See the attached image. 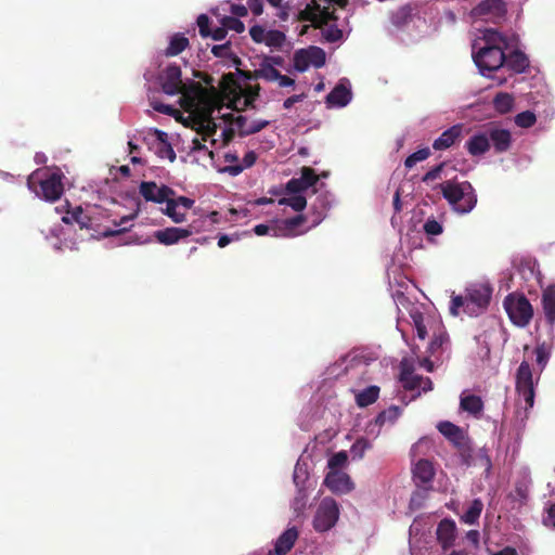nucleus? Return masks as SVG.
<instances>
[{"label": "nucleus", "mask_w": 555, "mask_h": 555, "mask_svg": "<svg viewBox=\"0 0 555 555\" xmlns=\"http://www.w3.org/2000/svg\"><path fill=\"white\" fill-rule=\"evenodd\" d=\"M483 41V47L473 53V59L480 73L486 76L487 72H495L504 66L508 44L506 38L493 29L485 31Z\"/></svg>", "instance_id": "nucleus-1"}, {"label": "nucleus", "mask_w": 555, "mask_h": 555, "mask_svg": "<svg viewBox=\"0 0 555 555\" xmlns=\"http://www.w3.org/2000/svg\"><path fill=\"white\" fill-rule=\"evenodd\" d=\"M454 211L464 215L470 212L477 204V194L468 181L446 180L437 186Z\"/></svg>", "instance_id": "nucleus-2"}, {"label": "nucleus", "mask_w": 555, "mask_h": 555, "mask_svg": "<svg viewBox=\"0 0 555 555\" xmlns=\"http://www.w3.org/2000/svg\"><path fill=\"white\" fill-rule=\"evenodd\" d=\"M63 173L60 170L49 171L37 169L27 179V185L38 197L47 202H55L64 192Z\"/></svg>", "instance_id": "nucleus-3"}, {"label": "nucleus", "mask_w": 555, "mask_h": 555, "mask_svg": "<svg viewBox=\"0 0 555 555\" xmlns=\"http://www.w3.org/2000/svg\"><path fill=\"white\" fill-rule=\"evenodd\" d=\"M491 289L486 286L468 288L465 296H453L451 299L450 313L454 317L460 314L459 309L468 315H478L490 304Z\"/></svg>", "instance_id": "nucleus-4"}, {"label": "nucleus", "mask_w": 555, "mask_h": 555, "mask_svg": "<svg viewBox=\"0 0 555 555\" xmlns=\"http://www.w3.org/2000/svg\"><path fill=\"white\" fill-rule=\"evenodd\" d=\"M347 4L348 0H311L304 10L299 11L298 20L310 22L314 27H321L338 20L334 7L345 8Z\"/></svg>", "instance_id": "nucleus-5"}, {"label": "nucleus", "mask_w": 555, "mask_h": 555, "mask_svg": "<svg viewBox=\"0 0 555 555\" xmlns=\"http://www.w3.org/2000/svg\"><path fill=\"white\" fill-rule=\"evenodd\" d=\"M504 309L511 322L518 326H527L533 317V308L522 294H508L503 301Z\"/></svg>", "instance_id": "nucleus-6"}, {"label": "nucleus", "mask_w": 555, "mask_h": 555, "mask_svg": "<svg viewBox=\"0 0 555 555\" xmlns=\"http://www.w3.org/2000/svg\"><path fill=\"white\" fill-rule=\"evenodd\" d=\"M339 508L335 500L325 498L321 501L313 518V528L318 532L331 530L337 522Z\"/></svg>", "instance_id": "nucleus-7"}, {"label": "nucleus", "mask_w": 555, "mask_h": 555, "mask_svg": "<svg viewBox=\"0 0 555 555\" xmlns=\"http://www.w3.org/2000/svg\"><path fill=\"white\" fill-rule=\"evenodd\" d=\"M475 17L493 24H501L506 18L507 7L503 0H482L472 10Z\"/></svg>", "instance_id": "nucleus-8"}, {"label": "nucleus", "mask_w": 555, "mask_h": 555, "mask_svg": "<svg viewBox=\"0 0 555 555\" xmlns=\"http://www.w3.org/2000/svg\"><path fill=\"white\" fill-rule=\"evenodd\" d=\"M516 391L524 398L527 409H531L534 404V385L533 375L530 364L522 361L516 372Z\"/></svg>", "instance_id": "nucleus-9"}, {"label": "nucleus", "mask_w": 555, "mask_h": 555, "mask_svg": "<svg viewBox=\"0 0 555 555\" xmlns=\"http://www.w3.org/2000/svg\"><path fill=\"white\" fill-rule=\"evenodd\" d=\"M162 89L168 95H176L178 93H184L185 86L181 78V68L176 64H170L163 72L160 77Z\"/></svg>", "instance_id": "nucleus-10"}, {"label": "nucleus", "mask_w": 555, "mask_h": 555, "mask_svg": "<svg viewBox=\"0 0 555 555\" xmlns=\"http://www.w3.org/2000/svg\"><path fill=\"white\" fill-rule=\"evenodd\" d=\"M139 192L146 202L163 204L175 191L167 186H158L154 181H142L139 185Z\"/></svg>", "instance_id": "nucleus-11"}, {"label": "nucleus", "mask_w": 555, "mask_h": 555, "mask_svg": "<svg viewBox=\"0 0 555 555\" xmlns=\"http://www.w3.org/2000/svg\"><path fill=\"white\" fill-rule=\"evenodd\" d=\"M319 180L318 175L311 167H302L301 176L299 178H292L285 185L287 194L301 195L304 191L313 186Z\"/></svg>", "instance_id": "nucleus-12"}, {"label": "nucleus", "mask_w": 555, "mask_h": 555, "mask_svg": "<svg viewBox=\"0 0 555 555\" xmlns=\"http://www.w3.org/2000/svg\"><path fill=\"white\" fill-rule=\"evenodd\" d=\"M324 485L335 493H346L352 489L350 477L340 470L328 472Z\"/></svg>", "instance_id": "nucleus-13"}, {"label": "nucleus", "mask_w": 555, "mask_h": 555, "mask_svg": "<svg viewBox=\"0 0 555 555\" xmlns=\"http://www.w3.org/2000/svg\"><path fill=\"white\" fill-rule=\"evenodd\" d=\"M486 132L489 138V143L491 142L493 144L495 153H504L509 150L512 135L508 130L492 126L489 127Z\"/></svg>", "instance_id": "nucleus-14"}, {"label": "nucleus", "mask_w": 555, "mask_h": 555, "mask_svg": "<svg viewBox=\"0 0 555 555\" xmlns=\"http://www.w3.org/2000/svg\"><path fill=\"white\" fill-rule=\"evenodd\" d=\"M192 234L190 229L183 228H166L164 230H157L154 232L155 240L163 245H173L180 240L186 238Z\"/></svg>", "instance_id": "nucleus-15"}, {"label": "nucleus", "mask_w": 555, "mask_h": 555, "mask_svg": "<svg viewBox=\"0 0 555 555\" xmlns=\"http://www.w3.org/2000/svg\"><path fill=\"white\" fill-rule=\"evenodd\" d=\"M325 217L324 209L321 210H314L312 207L310 209V212L306 215H297L295 217L285 219L283 221L285 230L288 232H293L297 227L301 225L304 222L310 220L311 225L315 227L318 225Z\"/></svg>", "instance_id": "nucleus-16"}, {"label": "nucleus", "mask_w": 555, "mask_h": 555, "mask_svg": "<svg viewBox=\"0 0 555 555\" xmlns=\"http://www.w3.org/2000/svg\"><path fill=\"white\" fill-rule=\"evenodd\" d=\"M298 539V530L295 527L285 530L275 541L274 548L269 555H286Z\"/></svg>", "instance_id": "nucleus-17"}, {"label": "nucleus", "mask_w": 555, "mask_h": 555, "mask_svg": "<svg viewBox=\"0 0 555 555\" xmlns=\"http://www.w3.org/2000/svg\"><path fill=\"white\" fill-rule=\"evenodd\" d=\"M463 134V126L462 125H454L443 131L439 138H437L434 143L433 147L436 151H442L447 150L450 146H452Z\"/></svg>", "instance_id": "nucleus-18"}, {"label": "nucleus", "mask_w": 555, "mask_h": 555, "mask_svg": "<svg viewBox=\"0 0 555 555\" xmlns=\"http://www.w3.org/2000/svg\"><path fill=\"white\" fill-rule=\"evenodd\" d=\"M240 74L248 80L275 81L280 77V72L269 62H261L259 68L254 72H240Z\"/></svg>", "instance_id": "nucleus-19"}, {"label": "nucleus", "mask_w": 555, "mask_h": 555, "mask_svg": "<svg viewBox=\"0 0 555 555\" xmlns=\"http://www.w3.org/2000/svg\"><path fill=\"white\" fill-rule=\"evenodd\" d=\"M455 524L450 519H442L437 528V539L441 546L446 550L449 548L455 539Z\"/></svg>", "instance_id": "nucleus-20"}, {"label": "nucleus", "mask_w": 555, "mask_h": 555, "mask_svg": "<svg viewBox=\"0 0 555 555\" xmlns=\"http://www.w3.org/2000/svg\"><path fill=\"white\" fill-rule=\"evenodd\" d=\"M467 152L472 156H480L487 153L490 149L489 138L487 132H480L472 135L465 144Z\"/></svg>", "instance_id": "nucleus-21"}, {"label": "nucleus", "mask_w": 555, "mask_h": 555, "mask_svg": "<svg viewBox=\"0 0 555 555\" xmlns=\"http://www.w3.org/2000/svg\"><path fill=\"white\" fill-rule=\"evenodd\" d=\"M504 65L513 73L521 74L529 67V59L520 50H514L509 54H506Z\"/></svg>", "instance_id": "nucleus-22"}, {"label": "nucleus", "mask_w": 555, "mask_h": 555, "mask_svg": "<svg viewBox=\"0 0 555 555\" xmlns=\"http://www.w3.org/2000/svg\"><path fill=\"white\" fill-rule=\"evenodd\" d=\"M437 428L454 447L468 438L461 427L448 421L440 422Z\"/></svg>", "instance_id": "nucleus-23"}, {"label": "nucleus", "mask_w": 555, "mask_h": 555, "mask_svg": "<svg viewBox=\"0 0 555 555\" xmlns=\"http://www.w3.org/2000/svg\"><path fill=\"white\" fill-rule=\"evenodd\" d=\"M542 306L547 323L553 325L555 322V285H550L543 291Z\"/></svg>", "instance_id": "nucleus-24"}, {"label": "nucleus", "mask_w": 555, "mask_h": 555, "mask_svg": "<svg viewBox=\"0 0 555 555\" xmlns=\"http://www.w3.org/2000/svg\"><path fill=\"white\" fill-rule=\"evenodd\" d=\"M62 221L66 224L78 223L81 229H90L92 220L83 212L80 206H77L73 210H68L66 215L62 217Z\"/></svg>", "instance_id": "nucleus-25"}, {"label": "nucleus", "mask_w": 555, "mask_h": 555, "mask_svg": "<svg viewBox=\"0 0 555 555\" xmlns=\"http://www.w3.org/2000/svg\"><path fill=\"white\" fill-rule=\"evenodd\" d=\"M351 100V92L344 85H337L327 95L328 105L346 106Z\"/></svg>", "instance_id": "nucleus-26"}, {"label": "nucleus", "mask_w": 555, "mask_h": 555, "mask_svg": "<svg viewBox=\"0 0 555 555\" xmlns=\"http://www.w3.org/2000/svg\"><path fill=\"white\" fill-rule=\"evenodd\" d=\"M189 44V39L183 34L176 33L170 37L169 44L165 50V55L177 56L182 53Z\"/></svg>", "instance_id": "nucleus-27"}, {"label": "nucleus", "mask_w": 555, "mask_h": 555, "mask_svg": "<svg viewBox=\"0 0 555 555\" xmlns=\"http://www.w3.org/2000/svg\"><path fill=\"white\" fill-rule=\"evenodd\" d=\"M414 478L423 483L430 482L434 479L435 470L431 462L428 460H420L413 469Z\"/></svg>", "instance_id": "nucleus-28"}, {"label": "nucleus", "mask_w": 555, "mask_h": 555, "mask_svg": "<svg viewBox=\"0 0 555 555\" xmlns=\"http://www.w3.org/2000/svg\"><path fill=\"white\" fill-rule=\"evenodd\" d=\"M460 406L463 411L477 416L481 414L483 410V402L481 398L476 395L462 396Z\"/></svg>", "instance_id": "nucleus-29"}, {"label": "nucleus", "mask_w": 555, "mask_h": 555, "mask_svg": "<svg viewBox=\"0 0 555 555\" xmlns=\"http://www.w3.org/2000/svg\"><path fill=\"white\" fill-rule=\"evenodd\" d=\"M379 387L372 385L356 395V403L360 408H366L377 401Z\"/></svg>", "instance_id": "nucleus-30"}, {"label": "nucleus", "mask_w": 555, "mask_h": 555, "mask_svg": "<svg viewBox=\"0 0 555 555\" xmlns=\"http://www.w3.org/2000/svg\"><path fill=\"white\" fill-rule=\"evenodd\" d=\"M514 106V98L506 92H499L493 99V107L500 114H506Z\"/></svg>", "instance_id": "nucleus-31"}, {"label": "nucleus", "mask_w": 555, "mask_h": 555, "mask_svg": "<svg viewBox=\"0 0 555 555\" xmlns=\"http://www.w3.org/2000/svg\"><path fill=\"white\" fill-rule=\"evenodd\" d=\"M483 508V503L480 499H475L467 511L462 516V520L467 525H474L478 521Z\"/></svg>", "instance_id": "nucleus-32"}, {"label": "nucleus", "mask_w": 555, "mask_h": 555, "mask_svg": "<svg viewBox=\"0 0 555 555\" xmlns=\"http://www.w3.org/2000/svg\"><path fill=\"white\" fill-rule=\"evenodd\" d=\"M401 409L397 405H391L387 410L382 411L375 418V424L383 426L386 423L393 424L401 415Z\"/></svg>", "instance_id": "nucleus-33"}, {"label": "nucleus", "mask_w": 555, "mask_h": 555, "mask_svg": "<svg viewBox=\"0 0 555 555\" xmlns=\"http://www.w3.org/2000/svg\"><path fill=\"white\" fill-rule=\"evenodd\" d=\"M400 380L403 384V387L406 390H415L422 385V376L414 375L412 371L406 367H403L400 374Z\"/></svg>", "instance_id": "nucleus-34"}, {"label": "nucleus", "mask_w": 555, "mask_h": 555, "mask_svg": "<svg viewBox=\"0 0 555 555\" xmlns=\"http://www.w3.org/2000/svg\"><path fill=\"white\" fill-rule=\"evenodd\" d=\"M320 28L322 29L323 38L327 42L334 43L341 40L344 37L343 29L336 24H332V22H328L327 25H322Z\"/></svg>", "instance_id": "nucleus-35"}, {"label": "nucleus", "mask_w": 555, "mask_h": 555, "mask_svg": "<svg viewBox=\"0 0 555 555\" xmlns=\"http://www.w3.org/2000/svg\"><path fill=\"white\" fill-rule=\"evenodd\" d=\"M307 52L309 54V62L315 68H321L325 65L326 54L325 51L317 46H310L307 48Z\"/></svg>", "instance_id": "nucleus-36"}, {"label": "nucleus", "mask_w": 555, "mask_h": 555, "mask_svg": "<svg viewBox=\"0 0 555 555\" xmlns=\"http://www.w3.org/2000/svg\"><path fill=\"white\" fill-rule=\"evenodd\" d=\"M293 63H294V68L297 72H299V73L306 72L309 68V66L311 65V63L309 62V54L307 52V49H299V50L295 51L294 56H293Z\"/></svg>", "instance_id": "nucleus-37"}, {"label": "nucleus", "mask_w": 555, "mask_h": 555, "mask_svg": "<svg viewBox=\"0 0 555 555\" xmlns=\"http://www.w3.org/2000/svg\"><path fill=\"white\" fill-rule=\"evenodd\" d=\"M372 448V443L366 438H359L351 446L350 453L353 460L363 459L365 452Z\"/></svg>", "instance_id": "nucleus-38"}, {"label": "nucleus", "mask_w": 555, "mask_h": 555, "mask_svg": "<svg viewBox=\"0 0 555 555\" xmlns=\"http://www.w3.org/2000/svg\"><path fill=\"white\" fill-rule=\"evenodd\" d=\"M280 205L292 207L295 211H301L307 206V199L304 195H296L291 197H283L279 199Z\"/></svg>", "instance_id": "nucleus-39"}, {"label": "nucleus", "mask_w": 555, "mask_h": 555, "mask_svg": "<svg viewBox=\"0 0 555 555\" xmlns=\"http://www.w3.org/2000/svg\"><path fill=\"white\" fill-rule=\"evenodd\" d=\"M286 40V36L281 30H268L264 43L271 48H282Z\"/></svg>", "instance_id": "nucleus-40"}, {"label": "nucleus", "mask_w": 555, "mask_h": 555, "mask_svg": "<svg viewBox=\"0 0 555 555\" xmlns=\"http://www.w3.org/2000/svg\"><path fill=\"white\" fill-rule=\"evenodd\" d=\"M430 156V150L428 147L421 149L411 155H409L404 160V166L408 169L414 167L418 162L426 160Z\"/></svg>", "instance_id": "nucleus-41"}, {"label": "nucleus", "mask_w": 555, "mask_h": 555, "mask_svg": "<svg viewBox=\"0 0 555 555\" xmlns=\"http://www.w3.org/2000/svg\"><path fill=\"white\" fill-rule=\"evenodd\" d=\"M455 449L461 456L462 463L467 466L470 465L473 459V449L470 447L469 438L456 444Z\"/></svg>", "instance_id": "nucleus-42"}, {"label": "nucleus", "mask_w": 555, "mask_h": 555, "mask_svg": "<svg viewBox=\"0 0 555 555\" xmlns=\"http://www.w3.org/2000/svg\"><path fill=\"white\" fill-rule=\"evenodd\" d=\"M537 121L535 115L530 111H525L515 116V124L521 128L532 127Z\"/></svg>", "instance_id": "nucleus-43"}, {"label": "nucleus", "mask_w": 555, "mask_h": 555, "mask_svg": "<svg viewBox=\"0 0 555 555\" xmlns=\"http://www.w3.org/2000/svg\"><path fill=\"white\" fill-rule=\"evenodd\" d=\"M166 203V209H165V214L171 218V220L176 223H181L185 220V214L184 212H179L177 210V206H176V203L173 201H169V198L167 201H165Z\"/></svg>", "instance_id": "nucleus-44"}, {"label": "nucleus", "mask_w": 555, "mask_h": 555, "mask_svg": "<svg viewBox=\"0 0 555 555\" xmlns=\"http://www.w3.org/2000/svg\"><path fill=\"white\" fill-rule=\"evenodd\" d=\"M222 25L225 26L228 30H234L237 34H241L245 30V25L242 21H240L235 16H225L222 18Z\"/></svg>", "instance_id": "nucleus-45"}, {"label": "nucleus", "mask_w": 555, "mask_h": 555, "mask_svg": "<svg viewBox=\"0 0 555 555\" xmlns=\"http://www.w3.org/2000/svg\"><path fill=\"white\" fill-rule=\"evenodd\" d=\"M348 461V455L345 451L335 453L328 460V467L331 470H339Z\"/></svg>", "instance_id": "nucleus-46"}, {"label": "nucleus", "mask_w": 555, "mask_h": 555, "mask_svg": "<svg viewBox=\"0 0 555 555\" xmlns=\"http://www.w3.org/2000/svg\"><path fill=\"white\" fill-rule=\"evenodd\" d=\"M196 24L198 26V31H199V35L203 37V38H208L210 36V27H209V24H210V20L208 17V15L206 14H201L197 20H196Z\"/></svg>", "instance_id": "nucleus-47"}, {"label": "nucleus", "mask_w": 555, "mask_h": 555, "mask_svg": "<svg viewBox=\"0 0 555 555\" xmlns=\"http://www.w3.org/2000/svg\"><path fill=\"white\" fill-rule=\"evenodd\" d=\"M446 166V163H440L439 165L435 166L430 170H428L423 177L422 181L425 183L435 181L437 179L441 178V173L443 171V168Z\"/></svg>", "instance_id": "nucleus-48"}, {"label": "nucleus", "mask_w": 555, "mask_h": 555, "mask_svg": "<svg viewBox=\"0 0 555 555\" xmlns=\"http://www.w3.org/2000/svg\"><path fill=\"white\" fill-rule=\"evenodd\" d=\"M211 53L216 57H228L229 59L230 56H232L231 42L228 41L222 44L214 46L211 49Z\"/></svg>", "instance_id": "nucleus-49"}, {"label": "nucleus", "mask_w": 555, "mask_h": 555, "mask_svg": "<svg viewBox=\"0 0 555 555\" xmlns=\"http://www.w3.org/2000/svg\"><path fill=\"white\" fill-rule=\"evenodd\" d=\"M424 231L428 235H439L442 233V225L435 219H428L424 223Z\"/></svg>", "instance_id": "nucleus-50"}, {"label": "nucleus", "mask_w": 555, "mask_h": 555, "mask_svg": "<svg viewBox=\"0 0 555 555\" xmlns=\"http://www.w3.org/2000/svg\"><path fill=\"white\" fill-rule=\"evenodd\" d=\"M270 122L268 120H255L251 124H248V129L242 131V137H247L254 133H257L264 129Z\"/></svg>", "instance_id": "nucleus-51"}, {"label": "nucleus", "mask_w": 555, "mask_h": 555, "mask_svg": "<svg viewBox=\"0 0 555 555\" xmlns=\"http://www.w3.org/2000/svg\"><path fill=\"white\" fill-rule=\"evenodd\" d=\"M249 35H250V38L257 42V43H261V42H264L266 40V37H267V31L266 29L260 26V25H254L253 27H250L249 29Z\"/></svg>", "instance_id": "nucleus-52"}, {"label": "nucleus", "mask_w": 555, "mask_h": 555, "mask_svg": "<svg viewBox=\"0 0 555 555\" xmlns=\"http://www.w3.org/2000/svg\"><path fill=\"white\" fill-rule=\"evenodd\" d=\"M413 321H414V324H415V328H416V333H417V336L418 338L421 339H425L426 335H427V330H426V326L423 322V315L422 314H416V315H413Z\"/></svg>", "instance_id": "nucleus-53"}, {"label": "nucleus", "mask_w": 555, "mask_h": 555, "mask_svg": "<svg viewBox=\"0 0 555 555\" xmlns=\"http://www.w3.org/2000/svg\"><path fill=\"white\" fill-rule=\"evenodd\" d=\"M534 352L537 356V363L541 367V370H543L547 363L548 353L543 346H538L535 348Z\"/></svg>", "instance_id": "nucleus-54"}, {"label": "nucleus", "mask_w": 555, "mask_h": 555, "mask_svg": "<svg viewBox=\"0 0 555 555\" xmlns=\"http://www.w3.org/2000/svg\"><path fill=\"white\" fill-rule=\"evenodd\" d=\"M247 8L255 16H259L263 12L262 0H247Z\"/></svg>", "instance_id": "nucleus-55"}, {"label": "nucleus", "mask_w": 555, "mask_h": 555, "mask_svg": "<svg viewBox=\"0 0 555 555\" xmlns=\"http://www.w3.org/2000/svg\"><path fill=\"white\" fill-rule=\"evenodd\" d=\"M169 201H173L177 207L182 206L185 210L191 209L194 205V201L185 196H179L177 198L169 196Z\"/></svg>", "instance_id": "nucleus-56"}, {"label": "nucleus", "mask_w": 555, "mask_h": 555, "mask_svg": "<svg viewBox=\"0 0 555 555\" xmlns=\"http://www.w3.org/2000/svg\"><path fill=\"white\" fill-rule=\"evenodd\" d=\"M232 122L236 126L240 137H242V131L248 129L247 118L243 115L234 117Z\"/></svg>", "instance_id": "nucleus-57"}, {"label": "nucleus", "mask_w": 555, "mask_h": 555, "mask_svg": "<svg viewBox=\"0 0 555 555\" xmlns=\"http://www.w3.org/2000/svg\"><path fill=\"white\" fill-rule=\"evenodd\" d=\"M544 525L555 529V503L547 508V515L543 520Z\"/></svg>", "instance_id": "nucleus-58"}, {"label": "nucleus", "mask_w": 555, "mask_h": 555, "mask_svg": "<svg viewBox=\"0 0 555 555\" xmlns=\"http://www.w3.org/2000/svg\"><path fill=\"white\" fill-rule=\"evenodd\" d=\"M259 90H260L259 86H256L255 88H251L249 90V93L244 99V105L245 106H254L253 103L257 99V96L259 95Z\"/></svg>", "instance_id": "nucleus-59"}, {"label": "nucleus", "mask_w": 555, "mask_h": 555, "mask_svg": "<svg viewBox=\"0 0 555 555\" xmlns=\"http://www.w3.org/2000/svg\"><path fill=\"white\" fill-rule=\"evenodd\" d=\"M231 13L235 17H244L248 14V8L243 4H232L231 5Z\"/></svg>", "instance_id": "nucleus-60"}, {"label": "nucleus", "mask_w": 555, "mask_h": 555, "mask_svg": "<svg viewBox=\"0 0 555 555\" xmlns=\"http://www.w3.org/2000/svg\"><path fill=\"white\" fill-rule=\"evenodd\" d=\"M152 106L156 112L167 115H173V113L176 112V109L172 106L163 103H153Z\"/></svg>", "instance_id": "nucleus-61"}, {"label": "nucleus", "mask_w": 555, "mask_h": 555, "mask_svg": "<svg viewBox=\"0 0 555 555\" xmlns=\"http://www.w3.org/2000/svg\"><path fill=\"white\" fill-rule=\"evenodd\" d=\"M256 153L254 151H249L244 155L242 165L244 166V168H249L256 163Z\"/></svg>", "instance_id": "nucleus-62"}, {"label": "nucleus", "mask_w": 555, "mask_h": 555, "mask_svg": "<svg viewBox=\"0 0 555 555\" xmlns=\"http://www.w3.org/2000/svg\"><path fill=\"white\" fill-rule=\"evenodd\" d=\"M228 31L225 26L217 27L212 30H210V36L214 40H222L225 38Z\"/></svg>", "instance_id": "nucleus-63"}, {"label": "nucleus", "mask_w": 555, "mask_h": 555, "mask_svg": "<svg viewBox=\"0 0 555 555\" xmlns=\"http://www.w3.org/2000/svg\"><path fill=\"white\" fill-rule=\"evenodd\" d=\"M304 98H305V94H304V93H301V94H295V95H292V96L287 98V99L284 101V103H283V107H284L285 109H289V108H292V107H293V105H294L295 103L302 101V100H304Z\"/></svg>", "instance_id": "nucleus-64"}]
</instances>
